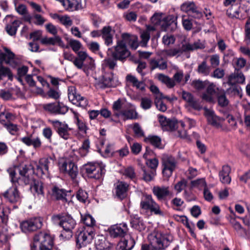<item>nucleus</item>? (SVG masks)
Masks as SVG:
<instances>
[{
	"label": "nucleus",
	"instance_id": "obj_40",
	"mask_svg": "<svg viewBox=\"0 0 250 250\" xmlns=\"http://www.w3.org/2000/svg\"><path fill=\"white\" fill-rule=\"evenodd\" d=\"M41 42L43 44L53 45L58 44L62 46L63 42L61 38L58 36H55L52 38L44 37L41 39Z\"/></svg>",
	"mask_w": 250,
	"mask_h": 250
},
{
	"label": "nucleus",
	"instance_id": "obj_14",
	"mask_svg": "<svg viewBox=\"0 0 250 250\" xmlns=\"http://www.w3.org/2000/svg\"><path fill=\"white\" fill-rule=\"evenodd\" d=\"M55 160V157H48L41 158L39 164L36 165V167L33 168L34 171L37 174L42 176L43 175L48 173L49 167L53 164Z\"/></svg>",
	"mask_w": 250,
	"mask_h": 250
},
{
	"label": "nucleus",
	"instance_id": "obj_13",
	"mask_svg": "<svg viewBox=\"0 0 250 250\" xmlns=\"http://www.w3.org/2000/svg\"><path fill=\"white\" fill-rule=\"evenodd\" d=\"M68 97L69 101L74 104L83 108L88 105V101L84 97L77 93L75 87L71 86L68 88Z\"/></svg>",
	"mask_w": 250,
	"mask_h": 250
},
{
	"label": "nucleus",
	"instance_id": "obj_20",
	"mask_svg": "<svg viewBox=\"0 0 250 250\" xmlns=\"http://www.w3.org/2000/svg\"><path fill=\"white\" fill-rule=\"evenodd\" d=\"M177 17L172 15H169L167 16L164 15L162 24V30L170 31H174L177 26Z\"/></svg>",
	"mask_w": 250,
	"mask_h": 250
},
{
	"label": "nucleus",
	"instance_id": "obj_18",
	"mask_svg": "<svg viewBox=\"0 0 250 250\" xmlns=\"http://www.w3.org/2000/svg\"><path fill=\"white\" fill-rule=\"evenodd\" d=\"M42 107L45 110L55 114H64L68 111V107L60 102L44 104Z\"/></svg>",
	"mask_w": 250,
	"mask_h": 250
},
{
	"label": "nucleus",
	"instance_id": "obj_22",
	"mask_svg": "<svg viewBox=\"0 0 250 250\" xmlns=\"http://www.w3.org/2000/svg\"><path fill=\"white\" fill-rule=\"evenodd\" d=\"M76 222L70 215H65L62 220L61 227L67 232L66 237L71 238L72 236V229L76 226Z\"/></svg>",
	"mask_w": 250,
	"mask_h": 250
},
{
	"label": "nucleus",
	"instance_id": "obj_9",
	"mask_svg": "<svg viewBox=\"0 0 250 250\" xmlns=\"http://www.w3.org/2000/svg\"><path fill=\"white\" fill-rule=\"evenodd\" d=\"M94 236L95 232L92 228L84 229L78 232L76 237L77 247L81 248L91 243Z\"/></svg>",
	"mask_w": 250,
	"mask_h": 250
},
{
	"label": "nucleus",
	"instance_id": "obj_7",
	"mask_svg": "<svg viewBox=\"0 0 250 250\" xmlns=\"http://www.w3.org/2000/svg\"><path fill=\"white\" fill-rule=\"evenodd\" d=\"M58 166L61 173L68 174L72 179L76 178L78 174L79 170L77 166L69 159L62 158L60 159Z\"/></svg>",
	"mask_w": 250,
	"mask_h": 250
},
{
	"label": "nucleus",
	"instance_id": "obj_16",
	"mask_svg": "<svg viewBox=\"0 0 250 250\" xmlns=\"http://www.w3.org/2000/svg\"><path fill=\"white\" fill-rule=\"evenodd\" d=\"M23 169L24 171V173H22V171L20 170L21 177H18L16 176V171L18 169L17 167H10L7 170L12 183H15L16 182H23L25 185L29 184L30 179L28 177H27L25 175L27 172V170L24 168Z\"/></svg>",
	"mask_w": 250,
	"mask_h": 250
},
{
	"label": "nucleus",
	"instance_id": "obj_52",
	"mask_svg": "<svg viewBox=\"0 0 250 250\" xmlns=\"http://www.w3.org/2000/svg\"><path fill=\"white\" fill-rule=\"evenodd\" d=\"M78 68L82 69L86 74L95 68L94 63H74Z\"/></svg>",
	"mask_w": 250,
	"mask_h": 250
},
{
	"label": "nucleus",
	"instance_id": "obj_12",
	"mask_svg": "<svg viewBox=\"0 0 250 250\" xmlns=\"http://www.w3.org/2000/svg\"><path fill=\"white\" fill-rule=\"evenodd\" d=\"M49 122L54 127L59 136L65 140L71 137L70 131L72 128L65 122H61L58 120H50Z\"/></svg>",
	"mask_w": 250,
	"mask_h": 250
},
{
	"label": "nucleus",
	"instance_id": "obj_50",
	"mask_svg": "<svg viewBox=\"0 0 250 250\" xmlns=\"http://www.w3.org/2000/svg\"><path fill=\"white\" fill-rule=\"evenodd\" d=\"M145 141L156 147H160L161 143V139L157 136H149L145 139Z\"/></svg>",
	"mask_w": 250,
	"mask_h": 250
},
{
	"label": "nucleus",
	"instance_id": "obj_41",
	"mask_svg": "<svg viewBox=\"0 0 250 250\" xmlns=\"http://www.w3.org/2000/svg\"><path fill=\"white\" fill-rule=\"evenodd\" d=\"M103 83L106 86H114V78L112 72L109 73L104 72L103 76Z\"/></svg>",
	"mask_w": 250,
	"mask_h": 250
},
{
	"label": "nucleus",
	"instance_id": "obj_27",
	"mask_svg": "<svg viewBox=\"0 0 250 250\" xmlns=\"http://www.w3.org/2000/svg\"><path fill=\"white\" fill-rule=\"evenodd\" d=\"M152 192L159 201L165 199L171 194L168 187L155 186L152 188Z\"/></svg>",
	"mask_w": 250,
	"mask_h": 250
},
{
	"label": "nucleus",
	"instance_id": "obj_31",
	"mask_svg": "<svg viewBox=\"0 0 250 250\" xmlns=\"http://www.w3.org/2000/svg\"><path fill=\"white\" fill-rule=\"evenodd\" d=\"M4 52L0 51V62H15L16 56L8 48H3Z\"/></svg>",
	"mask_w": 250,
	"mask_h": 250
},
{
	"label": "nucleus",
	"instance_id": "obj_15",
	"mask_svg": "<svg viewBox=\"0 0 250 250\" xmlns=\"http://www.w3.org/2000/svg\"><path fill=\"white\" fill-rule=\"evenodd\" d=\"M181 9L196 19H200L203 16L202 13L192 1H187L183 3L181 6Z\"/></svg>",
	"mask_w": 250,
	"mask_h": 250
},
{
	"label": "nucleus",
	"instance_id": "obj_47",
	"mask_svg": "<svg viewBox=\"0 0 250 250\" xmlns=\"http://www.w3.org/2000/svg\"><path fill=\"white\" fill-rule=\"evenodd\" d=\"M32 191L38 195H43L42 183L40 181H35L34 184L31 187Z\"/></svg>",
	"mask_w": 250,
	"mask_h": 250
},
{
	"label": "nucleus",
	"instance_id": "obj_51",
	"mask_svg": "<svg viewBox=\"0 0 250 250\" xmlns=\"http://www.w3.org/2000/svg\"><path fill=\"white\" fill-rule=\"evenodd\" d=\"M158 79L169 88H172L175 85L174 80L164 75L160 74L158 76Z\"/></svg>",
	"mask_w": 250,
	"mask_h": 250
},
{
	"label": "nucleus",
	"instance_id": "obj_43",
	"mask_svg": "<svg viewBox=\"0 0 250 250\" xmlns=\"http://www.w3.org/2000/svg\"><path fill=\"white\" fill-rule=\"evenodd\" d=\"M77 59L81 62H93L95 60L93 58L90 57L86 51H79L77 53Z\"/></svg>",
	"mask_w": 250,
	"mask_h": 250
},
{
	"label": "nucleus",
	"instance_id": "obj_44",
	"mask_svg": "<svg viewBox=\"0 0 250 250\" xmlns=\"http://www.w3.org/2000/svg\"><path fill=\"white\" fill-rule=\"evenodd\" d=\"M123 102L122 100L119 99L117 101H115L112 105V109L114 112V115L117 117H120L121 114L122 113L121 108L123 106Z\"/></svg>",
	"mask_w": 250,
	"mask_h": 250
},
{
	"label": "nucleus",
	"instance_id": "obj_49",
	"mask_svg": "<svg viewBox=\"0 0 250 250\" xmlns=\"http://www.w3.org/2000/svg\"><path fill=\"white\" fill-rule=\"evenodd\" d=\"M81 220L83 224L90 227H93L96 224L95 220L90 214H81Z\"/></svg>",
	"mask_w": 250,
	"mask_h": 250
},
{
	"label": "nucleus",
	"instance_id": "obj_61",
	"mask_svg": "<svg viewBox=\"0 0 250 250\" xmlns=\"http://www.w3.org/2000/svg\"><path fill=\"white\" fill-rule=\"evenodd\" d=\"M152 104V100L149 98L144 97L141 100L140 106L143 109L147 110L150 108Z\"/></svg>",
	"mask_w": 250,
	"mask_h": 250
},
{
	"label": "nucleus",
	"instance_id": "obj_58",
	"mask_svg": "<svg viewBox=\"0 0 250 250\" xmlns=\"http://www.w3.org/2000/svg\"><path fill=\"white\" fill-rule=\"evenodd\" d=\"M146 165L150 167L152 170H155L158 167L159 161L155 157L150 158L146 159Z\"/></svg>",
	"mask_w": 250,
	"mask_h": 250
},
{
	"label": "nucleus",
	"instance_id": "obj_48",
	"mask_svg": "<svg viewBox=\"0 0 250 250\" xmlns=\"http://www.w3.org/2000/svg\"><path fill=\"white\" fill-rule=\"evenodd\" d=\"M191 186L199 189H204L207 187V184L205 178L198 179L191 182Z\"/></svg>",
	"mask_w": 250,
	"mask_h": 250
},
{
	"label": "nucleus",
	"instance_id": "obj_54",
	"mask_svg": "<svg viewBox=\"0 0 250 250\" xmlns=\"http://www.w3.org/2000/svg\"><path fill=\"white\" fill-rule=\"evenodd\" d=\"M208 83V82L207 81L203 82L199 80H196L191 82V85L196 90H201L207 86Z\"/></svg>",
	"mask_w": 250,
	"mask_h": 250
},
{
	"label": "nucleus",
	"instance_id": "obj_59",
	"mask_svg": "<svg viewBox=\"0 0 250 250\" xmlns=\"http://www.w3.org/2000/svg\"><path fill=\"white\" fill-rule=\"evenodd\" d=\"M105 169L101 166H97V168L89 177L94 179H100L104 173Z\"/></svg>",
	"mask_w": 250,
	"mask_h": 250
},
{
	"label": "nucleus",
	"instance_id": "obj_60",
	"mask_svg": "<svg viewBox=\"0 0 250 250\" xmlns=\"http://www.w3.org/2000/svg\"><path fill=\"white\" fill-rule=\"evenodd\" d=\"M76 198L80 202L85 203L88 200V194L85 190L79 189L77 192Z\"/></svg>",
	"mask_w": 250,
	"mask_h": 250
},
{
	"label": "nucleus",
	"instance_id": "obj_26",
	"mask_svg": "<svg viewBox=\"0 0 250 250\" xmlns=\"http://www.w3.org/2000/svg\"><path fill=\"white\" fill-rule=\"evenodd\" d=\"M127 231V227L125 224H120L112 226L109 229V233L111 237L116 238L123 237Z\"/></svg>",
	"mask_w": 250,
	"mask_h": 250
},
{
	"label": "nucleus",
	"instance_id": "obj_25",
	"mask_svg": "<svg viewBox=\"0 0 250 250\" xmlns=\"http://www.w3.org/2000/svg\"><path fill=\"white\" fill-rule=\"evenodd\" d=\"M125 45L127 44L133 50H136L139 46L138 38L136 35L124 33L121 40Z\"/></svg>",
	"mask_w": 250,
	"mask_h": 250
},
{
	"label": "nucleus",
	"instance_id": "obj_34",
	"mask_svg": "<svg viewBox=\"0 0 250 250\" xmlns=\"http://www.w3.org/2000/svg\"><path fill=\"white\" fill-rule=\"evenodd\" d=\"M74 123L77 126V128L80 133L83 135H85L88 130V127L85 123L79 118V115L75 111H73Z\"/></svg>",
	"mask_w": 250,
	"mask_h": 250
},
{
	"label": "nucleus",
	"instance_id": "obj_37",
	"mask_svg": "<svg viewBox=\"0 0 250 250\" xmlns=\"http://www.w3.org/2000/svg\"><path fill=\"white\" fill-rule=\"evenodd\" d=\"M126 81L132 84L133 87H135L137 89L143 92L146 89V84L142 81H139L134 76L131 75H128L126 77Z\"/></svg>",
	"mask_w": 250,
	"mask_h": 250
},
{
	"label": "nucleus",
	"instance_id": "obj_63",
	"mask_svg": "<svg viewBox=\"0 0 250 250\" xmlns=\"http://www.w3.org/2000/svg\"><path fill=\"white\" fill-rule=\"evenodd\" d=\"M4 126L12 135H15L19 130V127L17 125L10 123H4Z\"/></svg>",
	"mask_w": 250,
	"mask_h": 250
},
{
	"label": "nucleus",
	"instance_id": "obj_10",
	"mask_svg": "<svg viewBox=\"0 0 250 250\" xmlns=\"http://www.w3.org/2000/svg\"><path fill=\"white\" fill-rule=\"evenodd\" d=\"M163 174L164 176L168 178L170 177L173 171L177 166V161L175 158L171 155H163L162 158Z\"/></svg>",
	"mask_w": 250,
	"mask_h": 250
},
{
	"label": "nucleus",
	"instance_id": "obj_5",
	"mask_svg": "<svg viewBox=\"0 0 250 250\" xmlns=\"http://www.w3.org/2000/svg\"><path fill=\"white\" fill-rule=\"evenodd\" d=\"M140 208L146 211H150L155 215L164 216V212L161 210L160 207L153 199L150 194H144L140 202Z\"/></svg>",
	"mask_w": 250,
	"mask_h": 250
},
{
	"label": "nucleus",
	"instance_id": "obj_55",
	"mask_svg": "<svg viewBox=\"0 0 250 250\" xmlns=\"http://www.w3.org/2000/svg\"><path fill=\"white\" fill-rule=\"evenodd\" d=\"M244 41L248 46H250V18L248 19L246 23Z\"/></svg>",
	"mask_w": 250,
	"mask_h": 250
},
{
	"label": "nucleus",
	"instance_id": "obj_32",
	"mask_svg": "<svg viewBox=\"0 0 250 250\" xmlns=\"http://www.w3.org/2000/svg\"><path fill=\"white\" fill-rule=\"evenodd\" d=\"M114 32L112 31L110 26H104L102 29V37L104 41V43L107 45L113 44V37Z\"/></svg>",
	"mask_w": 250,
	"mask_h": 250
},
{
	"label": "nucleus",
	"instance_id": "obj_57",
	"mask_svg": "<svg viewBox=\"0 0 250 250\" xmlns=\"http://www.w3.org/2000/svg\"><path fill=\"white\" fill-rule=\"evenodd\" d=\"M177 124L180 125L182 128H184L186 124H187L188 125V128H190L195 125L196 122L194 120L189 118H185L183 121H179Z\"/></svg>",
	"mask_w": 250,
	"mask_h": 250
},
{
	"label": "nucleus",
	"instance_id": "obj_6",
	"mask_svg": "<svg viewBox=\"0 0 250 250\" xmlns=\"http://www.w3.org/2000/svg\"><path fill=\"white\" fill-rule=\"evenodd\" d=\"M245 66L244 63H235L234 65L235 71L233 73L231 74L228 77V83L231 85L228 90H230L231 92H234V93H239V88L237 86L235 85L236 83L243 84L245 82V77L243 74L239 72L238 71L239 68H242Z\"/></svg>",
	"mask_w": 250,
	"mask_h": 250
},
{
	"label": "nucleus",
	"instance_id": "obj_2",
	"mask_svg": "<svg viewBox=\"0 0 250 250\" xmlns=\"http://www.w3.org/2000/svg\"><path fill=\"white\" fill-rule=\"evenodd\" d=\"M205 47L203 42L198 40L193 43H190L188 39L184 38L179 48H172L166 51V54L169 57L178 56L183 52L194 51L197 49H202Z\"/></svg>",
	"mask_w": 250,
	"mask_h": 250
},
{
	"label": "nucleus",
	"instance_id": "obj_24",
	"mask_svg": "<svg viewBox=\"0 0 250 250\" xmlns=\"http://www.w3.org/2000/svg\"><path fill=\"white\" fill-rule=\"evenodd\" d=\"M3 196L9 202L15 203L21 201L20 194L16 187L9 188L3 193Z\"/></svg>",
	"mask_w": 250,
	"mask_h": 250
},
{
	"label": "nucleus",
	"instance_id": "obj_21",
	"mask_svg": "<svg viewBox=\"0 0 250 250\" xmlns=\"http://www.w3.org/2000/svg\"><path fill=\"white\" fill-rule=\"evenodd\" d=\"M85 7V0H66L63 7L69 12L81 10Z\"/></svg>",
	"mask_w": 250,
	"mask_h": 250
},
{
	"label": "nucleus",
	"instance_id": "obj_38",
	"mask_svg": "<svg viewBox=\"0 0 250 250\" xmlns=\"http://www.w3.org/2000/svg\"><path fill=\"white\" fill-rule=\"evenodd\" d=\"M110 243L104 235H98L95 238V245L98 250H105L110 248Z\"/></svg>",
	"mask_w": 250,
	"mask_h": 250
},
{
	"label": "nucleus",
	"instance_id": "obj_29",
	"mask_svg": "<svg viewBox=\"0 0 250 250\" xmlns=\"http://www.w3.org/2000/svg\"><path fill=\"white\" fill-rule=\"evenodd\" d=\"M115 185V192L117 196L121 199L125 198L127 195L129 185L125 182L118 181Z\"/></svg>",
	"mask_w": 250,
	"mask_h": 250
},
{
	"label": "nucleus",
	"instance_id": "obj_30",
	"mask_svg": "<svg viewBox=\"0 0 250 250\" xmlns=\"http://www.w3.org/2000/svg\"><path fill=\"white\" fill-rule=\"evenodd\" d=\"M128 105L130 109L123 110L120 117L124 120L137 119L138 118V113L136 111L135 106L131 104H128Z\"/></svg>",
	"mask_w": 250,
	"mask_h": 250
},
{
	"label": "nucleus",
	"instance_id": "obj_46",
	"mask_svg": "<svg viewBox=\"0 0 250 250\" xmlns=\"http://www.w3.org/2000/svg\"><path fill=\"white\" fill-rule=\"evenodd\" d=\"M122 173L126 178H129L132 180H133L136 178V173L135 172L134 168L131 166H129L126 167H125L122 170Z\"/></svg>",
	"mask_w": 250,
	"mask_h": 250
},
{
	"label": "nucleus",
	"instance_id": "obj_23",
	"mask_svg": "<svg viewBox=\"0 0 250 250\" xmlns=\"http://www.w3.org/2000/svg\"><path fill=\"white\" fill-rule=\"evenodd\" d=\"M216 90H218V88L216 85L213 83H209L208 85L206 91L202 95V99L208 102L214 103Z\"/></svg>",
	"mask_w": 250,
	"mask_h": 250
},
{
	"label": "nucleus",
	"instance_id": "obj_53",
	"mask_svg": "<svg viewBox=\"0 0 250 250\" xmlns=\"http://www.w3.org/2000/svg\"><path fill=\"white\" fill-rule=\"evenodd\" d=\"M90 148V141L88 139L85 140L79 148V153L81 156H85L88 152Z\"/></svg>",
	"mask_w": 250,
	"mask_h": 250
},
{
	"label": "nucleus",
	"instance_id": "obj_45",
	"mask_svg": "<svg viewBox=\"0 0 250 250\" xmlns=\"http://www.w3.org/2000/svg\"><path fill=\"white\" fill-rule=\"evenodd\" d=\"M68 43L72 50L76 53L79 52L80 49L83 48V45L82 43L79 41L75 39H70Z\"/></svg>",
	"mask_w": 250,
	"mask_h": 250
},
{
	"label": "nucleus",
	"instance_id": "obj_11",
	"mask_svg": "<svg viewBox=\"0 0 250 250\" xmlns=\"http://www.w3.org/2000/svg\"><path fill=\"white\" fill-rule=\"evenodd\" d=\"M42 219L41 217H33L22 222L20 227L23 232H28L36 231L42 228Z\"/></svg>",
	"mask_w": 250,
	"mask_h": 250
},
{
	"label": "nucleus",
	"instance_id": "obj_33",
	"mask_svg": "<svg viewBox=\"0 0 250 250\" xmlns=\"http://www.w3.org/2000/svg\"><path fill=\"white\" fill-rule=\"evenodd\" d=\"M231 168L229 166L225 165L223 166L222 170L219 172V176L220 181L224 184H229L231 182L229 173Z\"/></svg>",
	"mask_w": 250,
	"mask_h": 250
},
{
	"label": "nucleus",
	"instance_id": "obj_39",
	"mask_svg": "<svg viewBox=\"0 0 250 250\" xmlns=\"http://www.w3.org/2000/svg\"><path fill=\"white\" fill-rule=\"evenodd\" d=\"M52 196L57 200H61L64 202H67V200L66 198L67 192L57 187H54L52 188Z\"/></svg>",
	"mask_w": 250,
	"mask_h": 250
},
{
	"label": "nucleus",
	"instance_id": "obj_36",
	"mask_svg": "<svg viewBox=\"0 0 250 250\" xmlns=\"http://www.w3.org/2000/svg\"><path fill=\"white\" fill-rule=\"evenodd\" d=\"M15 6L16 11L20 14L23 16L24 20L31 23L32 22V17L28 13L26 6L22 4L17 5L15 3Z\"/></svg>",
	"mask_w": 250,
	"mask_h": 250
},
{
	"label": "nucleus",
	"instance_id": "obj_56",
	"mask_svg": "<svg viewBox=\"0 0 250 250\" xmlns=\"http://www.w3.org/2000/svg\"><path fill=\"white\" fill-rule=\"evenodd\" d=\"M88 49L94 53H98L101 58H103L102 54L99 51L100 46L98 42H91L87 44Z\"/></svg>",
	"mask_w": 250,
	"mask_h": 250
},
{
	"label": "nucleus",
	"instance_id": "obj_3",
	"mask_svg": "<svg viewBox=\"0 0 250 250\" xmlns=\"http://www.w3.org/2000/svg\"><path fill=\"white\" fill-rule=\"evenodd\" d=\"M148 239L153 250H163L173 241L171 235L160 232H153L148 236Z\"/></svg>",
	"mask_w": 250,
	"mask_h": 250
},
{
	"label": "nucleus",
	"instance_id": "obj_62",
	"mask_svg": "<svg viewBox=\"0 0 250 250\" xmlns=\"http://www.w3.org/2000/svg\"><path fill=\"white\" fill-rule=\"evenodd\" d=\"M164 97L155 98V104L157 108L162 112H165L167 110V107L166 105L162 101Z\"/></svg>",
	"mask_w": 250,
	"mask_h": 250
},
{
	"label": "nucleus",
	"instance_id": "obj_8",
	"mask_svg": "<svg viewBox=\"0 0 250 250\" xmlns=\"http://www.w3.org/2000/svg\"><path fill=\"white\" fill-rule=\"evenodd\" d=\"M110 54L113 60L121 62L125 61L127 58L130 57V52L127 49L126 45L121 41H118L114 46V51L108 49L107 55L109 56Z\"/></svg>",
	"mask_w": 250,
	"mask_h": 250
},
{
	"label": "nucleus",
	"instance_id": "obj_35",
	"mask_svg": "<svg viewBox=\"0 0 250 250\" xmlns=\"http://www.w3.org/2000/svg\"><path fill=\"white\" fill-rule=\"evenodd\" d=\"M135 244V240L130 236L121 241L118 244V250H131Z\"/></svg>",
	"mask_w": 250,
	"mask_h": 250
},
{
	"label": "nucleus",
	"instance_id": "obj_4",
	"mask_svg": "<svg viewBox=\"0 0 250 250\" xmlns=\"http://www.w3.org/2000/svg\"><path fill=\"white\" fill-rule=\"evenodd\" d=\"M53 244L51 236L46 232H41L35 235L31 250H50Z\"/></svg>",
	"mask_w": 250,
	"mask_h": 250
},
{
	"label": "nucleus",
	"instance_id": "obj_42",
	"mask_svg": "<svg viewBox=\"0 0 250 250\" xmlns=\"http://www.w3.org/2000/svg\"><path fill=\"white\" fill-rule=\"evenodd\" d=\"M130 224L132 228L139 231H142L145 229V226L143 220L137 216H135L131 219Z\"/></svg>",
	"mask_w": 250,
	"mask_h": 250
},
{
	"label": "nucleus",
	"instance_id": "obj_17",
	"mask_svg": "<svg viewBox=\"0 0 250 250\" xmlns=\"http://www.w3.org/2000/svg\"><path fill=\"white\" fill-rule=\"evenodd\" d=\"M205 115L208 123L214 127L218 129H223V124L224 120L215 115L214 112L210 109L205 108Z\"/></svg>",
	"mask_w": 250,
	"mask_h": 250
},
{
	"label": "nucleus",
	"instance_id": "obj_19",
	"mask_svg": "<svg viewBox=\"0 0 250 250\" xmlns=\"http://www.w3.org/2000/svg\"><path fill=\"white\" fill-rule=\"evenodd\" d=\"M4 20L6 23L5 29L7 33L10 36L15 35L21 24V21L13 19L10 15L6 16Z\"/></svg>",
	"mask_w": 250,
	"mask_h": 250
},
{
	"label": "nucleus",
	"instance_id": "obj_64",
	"mask_svg": "<svg viewBox=\"0 0 250 250\" xmlns=\"http://www.w3.org/2000/svg\"><path fill=\"white\" fill-rule=\"evenodd\" d=\"M175 39L173 35L166 34L163 37L162 42L165 45H169L174 43Z\"/></svg>",
	"mask_w": 250,
	"mask_h": 250
},
{
	"label": "nucleus",
	"instance_id": "obj_28",
	"mask_svg": "<svg viewBox=\"0 0 250 250\" xmlns=\"http://www.w3.org/2000/svg\"><path fill=\"white\" fill-rule=\"evenodd\" d=\"M182 97L188 103V105L193 108L196 110H200L202 108V106L199 102L194 98L192 94L190 93L183 91Z\"/></svg>",
	"mask_w": 250,
	"mask_h": 250
},
{
	"label": "nucleus",
	"instance_id": "obj_1",
	"mask_svg": "<svg viewBox=\"0 0 250 250\" xmlns=\"http://www.w3.org/2000/svg\"><path fill=\"white\" fill-rule=\"evenodd\" d=\"M164 14L162 12L155 13L150 19V24L146 25V29L140 34L141 41L140 44L142 47H146L150 40V36L157 30V27L160 26L162 29V24Z\"/></svg>",
	"mask_w": 250,
	"mask_h": 250
}]
</instances>
